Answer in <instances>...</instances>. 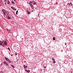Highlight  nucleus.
I'll list each match as a JSON object with an SVG mask.
<instances>
[{"label": "nucleus", "mask_w": 73, "mask_h": 73, "mask_svg": "<svg viewBox=\"0 0 73 73\" xmlns=\"http://www.w3.org/2000/svg\"><path fill=\"white\" fill-rule=\"evenodd\" d=\"M2 44H3V45H6V46H7V43L6 41H1Z\"/></svg>", "instance_id": "obj_1"}, {"label": "nucleus", "mask_w": 73, "mask_h": 73, "mask_svg": "<svg viewBox=\"0 0 73 73\" xmlns=\"http://www.w3.org/2000/svg\"><path fill=\"white\" fill-rule=\"evenodd\" d=\"M3 64H4V65H6L7 66H8V64L7 62H5V61H4L3 62Z\"/></svg>", "instance_id": "obj_2"}, {"label": "nucleus", "mask_w": 73, "mask_h": 73, "mask_svg": "<svg viewBox=\"0 0 73 73\" xmlns=\"http://www.w3.org/2000/svg\"><path fill=\"white\" fill-rule=\"evenodd\" d=\"M7 16H8V19H11V15H9V14H7Z\"/></svg>", "instance_id": "obj_3"}, {"label": "nucleus", "mask_w": 73, "mask_h": 73, "mask_svg": "<svg viewBox=\"0 0 73 73\" xmlns=\"http://www.w3.org/2000/svg\"><path fill=\"white\" fill-rule=\"evenodd\" d=\"M4 13H5L4 14V15H7V14H8V12L6 10H5V11Z\"/></svg>", "instance_id": "obj_4"}, {"label": "nucleus", "mask_w": 73, "mask_h": 73, "mask_svg": "<svg viewBox=\"0 0 73 73\" xmlns=\"http://www.w3.org/2000/svg\"><path fill=\"white\" fill-rule=\"evenodd\" d=\"M29 5H30V7H31L32 8H34L32 4V3H29Z\"/></svg>", "instance_id": "obj_5"}, {"label": "nucleus", "mask_w": 73, "mask_h": 73, "mask_svg": "<svg viewBox=\"0 0 73 73\" xmlns=\"http://www.w3.org/2000/svg\"><path fill=\"white\" fill-rule=\"evenodd\" d=\"M5 10L4 9H2V12H3V14H4V13H5Z\"/></svg>", "instance_id": "obj_6"}, {"label": "nucleus", "mask_w": 73, "mask_h": 73, "mask_svg": "<svg viewBox=\"0 0 73 73\" xmlns=\"http://www.w3.org/2000/svg\"><path fill=\"white\" fill-rule=\"evenodd\" d=\"M7 62H9V63H11V61L9 59H8Z\"/></svg>", "instance_id": "obj_7"}, {"label": "nucleus", "mask_w": 73, "mask_h": 73, "mask_svg": "<svg viewBox=\"0 0 73 73\" xmlns=\"http://www.w3.org/2000/svg\"><path fill=\"white\" fill-rule=\"evenodd\" d=\"M27 12L28 14L29 15L31 14V13L30 12H29V11H28V10L27 11Z\"/></svg>", "instance_id": "obj_8"}, {"label": "nucleus", "mask_w": 73, "mask_h": 73, "mask_svg": "<svg viewBox=\"0 0 73 73\" xmlns=\"http://www.w3.org/2000/svg\"><path fill=\"white\" fill-rule=\"evenodd\" d=\"M26 72H27L28 73H29V72H30V71L29 70H26Z\"/></svg>", "instance_id": "obj_9"}, {"label": "nucleus", "mask_w": 73, "mask_h": 73, "mask_svg": "<svg viewBox=\"0 0 73 73\" xmlns=\"http://www.w3.org/2000/svg\"><path fill=\"white\" fill-rule=\"evenodd\" d=\"M24 69H26L27 67V66H25V65H24Z\"/></svg>", "instance_id": "obj_10"}, {"label": "nucleus", "mask_w": 73, "mask_h": 73, "mask_svg": "<svg viewBox=\"0 0 73 73\" xmlns=\"http://www.w3.org/2000/svg\"><path fill=\"white\" fill-rule=\"evenodd\" d=\"M5 58L6 60V61H8V60L9 59H8H8L7 58H6V57H5Z\"/></svg>", "instance_id": "obj_11"}, {"label": "nucleus", "mask_w": 73, "mask_h": 73, "mask_svg": "<svg viewBox=\"0 0 73 73\" xmlns=\"http://www.w3.org/2000/svg\"><path fill=\"white\" fill-rule=\"evenodd\" d=\"M53 62L54 64V63H56V61H55V59L53 60Z\"/></svg>", "instance_id": "obj_12"}, {"label": "nucleus", "mask_w": 73, "mask_h": 73, "mask_svg": "<svg viewBox=\"0 0 73 73\" xmlns=\"http://www.w3.org/2000/svg\"><path fill=\"white\" fill-rule=\"evenodd\" d=\"M7 3L8 4H10V1H9L8 0L7 1Z\"/></svg>", "instance_id": "obj_13"}, {"label": "nucleus", "mask_w": 73, "mask_h": 73, "mask_svg": "<svg viewBox=\"0 0 73 73\" xmlns=\"http://www.w3.org/2000/svg\"><path fill=\"white\" fill-rule=\"evenodd\" d=\"M11 9H13V10H14V9H15L14 8V7H11Z\"/></svg>", "instance_id": "obj_14"}, {"label": "nucleus", "mask_w": 73, "mask_h": 73, "mask_svg": "<svg viewBox=\"0 0 73 73\" xmlns=\"http://www.w3.org/2000/svg\"><path fill=\"white\" fill-rule=\"evenodd\" d=\"M11 3H12V4H15V2L13 1H12V2H11Z\"/></svg>", "instance_id": "obj_15"}, {"label": "nucleus", "mask_w": 73, "mask_h": 73, "mask_svg": "<svg viewBox=\"0 0 73 73\" xmlns=\"http://www.w3.org/2000/svg\"><path fill=\"white\" fill-rule=\"evenodd\" d=\"M17 13H18V11L17 10L16 13V15H17Z\"/></svg>", "instance_id": "obj_16"}, {"label": "nucleus", "mask_w": 73, "mask_h": 73, "mask_svg": "<svg viewBox=\"0 0 73 73\" xmlns=\"http://www.w3.org/2000/svg\"><path fill=\"white\" fill-rule=\"evenodd\" d=\"M29 3H30V4H32V1H30Z\"/></svg>", "instance_id": "obj_17"}, {"label": "nucleus", "mask_w": 73, "mask_h": 73, "mask_svg": "<svg viewBox=\"0 0 73 73\" xmlns=\"http://www.w3.org/2000/svg\"><path fill=\"white\" fill-rule=\"evenodd\" d=\"M53 40H55V38L53 37Z\"/></svg>", "instance_id": "obj_18"}, {"label": "nucleus", "mask_w": 73, "mask_h": 73, "mask_svg": "<svg viewBox=\"0 0 73 73\" xmlns=\"http://www.w3.org/2000/svg\"><path fill=\"white\" fill-rule=\"evenodd\" d=\"M52 60H54V58L53 57L52 58Z\"/></svg>", "instance_id": "obj_19"}, {"label": "nucleus", "mask_w": 73, "mask_h": 73, "mask_svg": "<svg viewBox=\"0 0 73 73\" xmlns=\"http://www.w3.org/2000/svg\"><path fill=\"white\" fill-rule=\"evenodd\" d=\"M8 49L9 50V51H11V50H10V48H9V47H8Z\"/></svg>", "instance_id": "obj_20"}, {"label": "nucleus", "mask_w": 73, "mask_h": 73, "mask_svg": "<svg viewBox=\"0 0 73 73\" xmlns=\"http://www.w3.org/2000/svg\"><path fill=\"white\" fill-rule=\"evenodd\" d=\"M70 5H71V6H72V3L70 2Z\"/></svg>", "instance_id": "obj_21"}, {"label": "nucleus", "mask_w": 73, "mask_h": 73, "mask_svg": "<svg viewBox=\"0 0 73 73\" xmlns=\"http://www.w3.org/2000/svg\"><path fill=\"white\" fill-rule=\"evenodd\" d=\"M17 53H15V56H16L17 55Z\"/></svg>", "instance_id": "obj_22"}, {"label": "nucleus", "mask_w": 73, "mask_h": 73, "mask_svg": "<svg viewBox=\"0 0 73 73\" xmlns=\"http://www.w3.org/2000/svg\"><path fill=\"white\" fill-rule=\"evenodd\" d=\"M16 9H14V11H16Z\"/></svg>", "instance_id": "obj_23"}, {"label": "nucleus", "mask_w": 73, "mask_h": 73, "mask_svg": "<svg viewBox=\"0 0 73 73\" xmlns=\"http://www.w3.org/2000/svg\"><path fill=\"white\" fill-rule=\"evenodd\" d=\"M1 73H4L2 71H1Z\"/></svg>", "instance_id": "obj_24"}, {"label": "nucleus", "mask_w": 73, "mask_h": 73, "mask_svg": "<svg viewBox=\"0 0 73 73\" xmlns=\"http://www.w3.org/2000/svg\"><path fill=\"white\" fill-rule=\"evenodd\" d=\"M11 56H13V54H11Z\"/></svg>", "instance_id": "obj_25"}, {"label": "nucleus", "mask_w": 73, "mask_h": 73, "mask_svg": "<svg viewBox=\"0 0 73 73\" xmlns=\"http://www.w3.org/2000/svg\"><path fill=\"white\" fill-rule=\"evenodd\" d=\"M0 45H3V44H1V43H0Z\"/></svg>", "instance_id": "obj_26"}, {"label": "nucleus", "mask_w": 73, "mask_h": 73, "mask_svg": "<svg viewBox=\"0 0 73 73\" xmlns=\"http://www.w3.org/2000/svg\"><path fill=\"white\" fill-rule=\"evenodd\" d=\"M4 1H7V0H5Z\"/></svg>", "instance_id": "obj_27"}, {"label": "nucleus", "mask_w": 73, "mask_h": 73, "mask_svg": "<svg viewBox=\"0 0 73 73\" xmlns=\"http://www.w3.org/2000/svg\"><path fill=\"white\" fill-rule=\"evenodd\" d=\"M44 68H46V67L45 66H44Z\"/></svg>", "instance_id": "obj_28"}, {"label": "nucleus", "mask_w": 73, "mask_h": 73, "mask_svg": "<svg viewBox=\"0 0 73 73\" xmlns=\"http://www.w3.org/2000/svg\"><path fill=\"white\" fill-rule=\"evenodd\" d=\"M5 4H7V3H5Z\"/></svg>", "instance_id": "obj_29"}, {"label": "nucleus", "mask_w": 73, "mask_h": 73, "mask_svg": "<svg viewBox=\"0 0 73 73\" xmlns=\"http://www.w3.org/2000/svg\"><path fill=\"white\" fill-rule=\"evenodd\" d=\"M7 31H8V29H7Z\"/></svg>", "instance_id": "obj_30"}, {"label": "nucleus", "mask_w": 73, "mask_h": 73, "mask_svg": "<svg viewBox=\"0 0 73 73\" xmlns=\"http://www.w3.org/2000/svg\"><path fill=\"white\" fill-rule=\"evenodd\" d=\"M35 3H34V5H35Z\"/></svg>", "instance_id": "obj_31"}, {"label": "nucleus", "mask_w": 73, "mask_h": 73, "mask_svg": "<svg viewBox=\"0 0 73 73\" xmlns=\"http://www.w3.org/2000/svg\"><path fill=\"white\" fill-rule=\"evenodd\" d=\"M65 45H66V44H65Z\"/></svg>", "instance_id": "obj_32"}, {"label": "nucleus", "mask_w": 73, "mask_h": 73, "mask_svg": "<svg viewBox=\"0 0 73 73\" xmlns=\"http://www.w3.org/2000/svg\"><path fill=\"white\" fill-rule=\"evenodd\" d=\"M0 42H1V41H0Z\"/></svg>", "instance_id": "obj_33"}, {"label": "nucleus", "mask_w": 73, "mask_h": 73, "mask_svg": "<svg viewBox=\"0 0 73 73\" xmlns=\"http://www.w3.org/2000/svg\"><path fill=\"white\" fill-rule=\"evenodd\" d=\"M14 1H15V0H14Z\"/></svg>", "instance_id": "obj_34"}, {"label": "nucleus", "mask_w": 73, "mask_h": 73, "mask_svg": "<svg viewBox=\"0 0 73 73\" xmlns=\"http://www.w3.org/2000/svg\"><path fill=\"white\" fill-rule=\"evenodd\" d=\"M44 70H45V69H44Z\"/></svg>", "instance_id": "obj_35"}]
</instances>
